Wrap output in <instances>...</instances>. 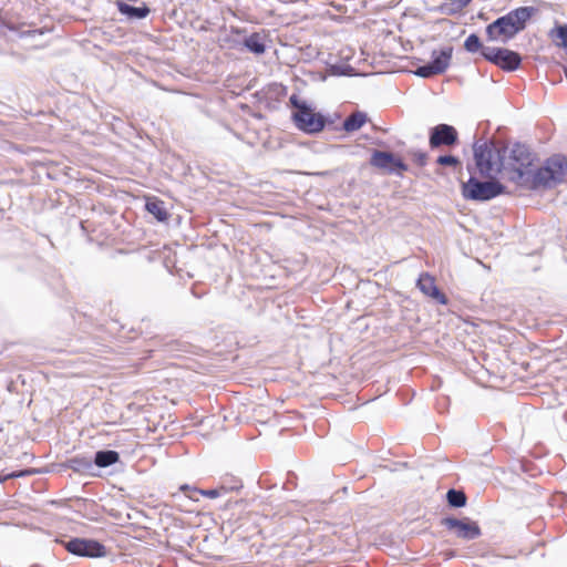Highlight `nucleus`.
Masks as SVG:
<instances>
[{
	"instance_id": "nucleus-2",
	"label": "nucleus",
	"mask_w": 567,
	"mask_h": 567,
	"mask_svg": "<svg viewBox=\"0 0 567 567\" xmlns=\"http://www.w3.org/2000/svg\"><path fill=\"white\" fill-rule=\"evenodd\" d=\"M535 12L534 7H519L509 11L486 27L487 38L491 41L501 39L506 43L526 28L527 21Z\"/></svg>"
},
{
	"instance_id": "nucleus-27",
	"label": "nucleus",
	"mask_w": 567,
	"mask_h": 567,
	"mask_svg": "<svg viewBox=\"0 0 567 567\" xmlns=\"http://www.w3.org/2000/svg\"><path fill=\"white\" fill-rule=\"evenodd\" d=\"M392 168H393V172H395V171H398V172H405V171H408L406 164H404L400 158H395V157H394V162H392Z\"/></svg>"
},
{
	"instance_id": "nucleus-10",
	"label": "nucleus",
	"mask_w": 567,
	"mask_h": 567,
	"mask_svg": "<svg viewBox=\"0 0 567 567\" xmlns=\"http://www.w3.org/2000/svg\"><path fill=\"white\" fill-rule=\"evenodd\" d=\"M457 141L456 130L447 124H439L431 130L430 146L432 148L442 145H453Z\"/></svg>"
},
{
	"instance_id": "nucleus-5",
	"label": "nucleus",
	"mask_w": 567,
	"mask_h": 567,
	"mask_svg": "<svg viewBox=\"0 0 567 567\" xmlns=\"http://www.w3.org/2000/svg\"><path fill=\"white\" fill-rule=\"evenodd\" d=\"M482 55L504 71H515L522 63L520 55L512 50L487 47L482 49Z\"/></svg>"
},
{
	"instance_id": "nucleus-24",
	"label": "nucleus",
	"mask_w": 567,
	"mask_h": 567,
	"mask_svg": "<svg viewBox=\"0 0 567 567\" xmlns=\"http://www.w3.org/2000/svg\"><path fill=\"white\" fill-rule=\"evenodd\" d=\"M440 165L455 166L458 164V159L452 155H442L436 159Z\"/></svg>"
},
{
	"instance_id": "nucleus-26",
	"label": "nucleus",
	"mask_w": 567,
	"mask_h": 567,
	"mask_svg": "<svg viewBox=\"0 0 567 567\" xmlns=\"http://www.w3.org/2000/svg\"><path fill=\"white\" fill-rule=\"evenodd\" d=\"M289 102L295 109H297V111H301L302 106H308V104L305 101H301L296 94L290 96Z\"/></svg>"
},
{
	"instance_id": "nucleus-4",
	"label": "nucleus",
	"mask_w": 567,
	"mask_h": 567,
	"mask_svg": "<svg viewBox=\"0 0 567 567\" xmlns=\"http://www.w3.org/2000/svg\"><path fill=\"white\" fill-rule=\"evenodd\" d=\"M505 187L497 181H480L475 173L471 174L467 182L462 184V195L464 198L476 202H485L503 194Z\"/></svg>"
},
{
	"instance_id": "nucleus-7",
	"label": "nucleus",
	"mask_w": 567,
	"mask_h": 567,
	"mask_svg": "<svg viewBox=\"0 0 567 567\" xmlns=\"http://www.w3.org/2000/svg\"><path fill=\"white\" fill-rule=\"evenodd\" d=\"M64 547L69 553L82 557L95 558L106 555L104 545L94 539L72 538L64 543Z\"/></svg>"
},
{
	"instance_id": "nucleus-1",
	"label": "nucleus",
	"mask_w": 567,
	"mask_h": 567,
	"mask_svg": "<svg viewBox=\"0 0 567 567\" xmlns=\"http://www.w3.org/2000/svg\"><path fill=\"white\" fill-rule=\"evenodd\" d=\"M535 155L520 143L513 145L504 158V172L508 179L526 189L553 188L561 183L567 174V158L555 155L537 171L532 168Z\"/></svg>"
},
{
	"instance_id": "nucleus-20",
	"label": "nucleus",
	"mask_w": 567,
	"mask_h": 567,
	"mask_svg": "<svg viewBox=\"0 0 567 567\" xmlns=\"http://www.w3.org/2000/svg\"><path fill=\"white\" fill-rule=\"evenodd\" d=\"M70 467L75 472L86 473L92 470V462L86 457H73L70 460Z\"/></svg>"
},
{
	"instance_id": "nucleus-9",
	"label": "nucleus",
	"mask_w": 567,
	"mask_h": 567,
	"mask_svg": "<svg viewBox=\"0 0 567 567\" xmlns=\"http://www.w3.org/2000/svg\"><path fill=\"white\" fill-rule=\"evenodd\" d=\"M296 126L306 133H318L324 127L321 114L315 113L309 106H302L301 111L293 113Z\"/></svg>"
},
{
	"instance_id": "nucleus-12",
	"label": "nucleus",
	"mask_w": 567,
	"mask_h": 567,
	"mask_svg": "<svg viewBox=\"0 0 567 567\" xmlns=\"http://www.w3.org/2000/svg\"><path fill=\"white\" fill-rule=\"evenodd\" d=\"M118 11L130 19H144L148 16L150 9L144 4L142 7H134L130 3L118 1Z\"/></svg>"
},
{
	"instance_id": "nucleus-3",
	"label": "nucleus",
	"mask_w": 567,
	"mask_h": 567,
	"mask_svg": "<svg viewBox=\"0 0 567 567\" xmlns=\"http://www.w3.org/2000/svg\"><path fill=\"white\" fill-rule=\"evenodd\" d=\"M475 169L468 167L470 173H475L482 178L494 179L504 171V156L494 144L475 143L473 146Z\"/></svg>"
},
{
	"instance_id": "nucleus-8",
	"label": "nucleus",
	"mask_w": 567,
	"mask_h": 567,
	"mask_svg": "<svg viewBox=\"0 0 567 567\" xmlns=\"http://www.w3.org/2000/svg\"><path fill=\"white\" fill-rule=\"evenodd\" d=\"M442 525L451 530L456 537L472 540L481 535V528L477 523L465 519H457L453 517H446L442 519Z\"/></svg>"
},
{
	"instance_id": "nucleus-28",
	"label": "nucleus",
	"mask_w": 567,
	"mask_h": 567,
	"mask_svg": "<svg viewBox=\"0 0 567 567\" xmlns=\"http://www.w3.org/2000/svg\"><path fill=\"white\" fill-rule=\"evenodd\" d=\"M23 474H24L23 472H21V473H10V474H7V475H4V476L0 477V483H1V482L7 481V480H9V478H13V477L22 476Z\"/></svg>"
},
{
	"instance_id": "nucleus-21",
	"label": "nucleus",
	"mask_w": 567,
	"mask_h": 567,
	"mask_svg": "<svg viewBox=\"0 0 567 567\" xmlns=\"http://www.w3.org/2000/svg\"><path fill=\"white\" fill-rule=\"evenodd\" d=\"M472 0H449L442 9L447 14H454L462 11Z\"/></svg>"
},
{
	"instance_id": "nucleus-14",
	"label": "nucleus",
	"mask_w": 567,
	"mask_h": 567,
	"mask_svg": "<svg viewBox=\"0 0 567 567\" xmlns=\"http://www.w3.org/2000/svg\"><path fill=\"white\" fill-rule=\"evenodd\" d=\"M367 114L363 112H354L343 122V130L346 132H354L360 130L367 122Z\"/></svg>"
},
{
	"instance_id": "nucleus-15",
	"label": "nucleus",
	"mask_w": 567,
	"mask_h": 567,
	"mask_svg": "<svg viewBox=\"0 0 567 567\" xmlns=\"http://www.w3.org/2000/svg\"><path fill=\"white\" fill-rule=\"evenodd\" d=\"M239 488H241V484L231 485L229 487L226 485H220L219 487L210 488V489H199V488L194 487L193 492L199 493L200 495L208 497V498H217V497H220V496L227 494L230 491H237Z\"/></svg>"
},
{
	"instance_id": "nucleus-22",
	"label": "nucleus",
	"mask_w": 567,
	"mask_h": 567,
	"mask_svg": "<svg viewBox=\"0 0 567 567\" xmlns=\"http://www.w3.org/2000/svg\"><path fill=\"white\" fill-rule=\"evenodd\" d=\"M447 502L453 507H463L466 504V496L462 491L450 489L446 494Z\"/></svg>"
},
{
	"instance_id": "nucleus-13",
	"label": "nucleus",
	"mask_w": 567,
	"mask_h": 567,
	"mask_svg": "<svg viewBox=\"0 0 567 567\" xmlns=\"http://www.w3.org/2000/svg\"><path fill=\"white\" fill-rule=\"evenodd\" d=\"M392 162H394L393 154L382 151H374L370 159L372 166L386 169L389 173H393Z\"/></svg>"
},
{
	"instance_id": "nucleus-11",
	"label": "nucleus",
	"mask_w": 567,
	"mask_h": 567,
	"mask_svg": "<svg viewBox=\"0 0 567 567\" xmlns=\"http://www.w3.org/2000/svg\"><path fill=\"white\" fill-rule=\"evenodd\" d=\"M419 289L427 297L436 300L441 305H445L447 299L444 293H442L435 285V280L429 274H422L417 279Z\"/></svg>"
},
{
	"instance_id": "nucleus-29",
	"label": "nucleus",
	"mask_w": 567,
	"mask_h": 567,
	"mask_svg": "<svg viewBox=\"0 0 567 567\" xmlns=\"http://www.w3.org/2000/svg\"><path fill=\"white\" fill-rule=\"evenodd\" d=\"M43 31L38 29V30H30V31H27V32H23L21 33V37H24V35H34V34H42Z\"/></svg>"
},
{
	"instance_id": "nucleus-6",
	"label": "nucleus",
	"mask_w": 567,
	"mask_h": 567,
	"mask_svg": "<svg viewBox=\"0 0 567 567\" xmlns=\"http://www.w3.org/2000/svg\"><path fill=\"white\" fill-rule=\"evenodd\" d=\"M453 48L445 47L440 52L433 51V61L429 64L419 66L413 73L420 78H431L442 74L446 71L452 59Z\"/></svg>"
},
{
	"instance_id": "nucleus-18",
	"label": "nucleus",
	"mask_w": 567,
	"mask_h": 567,
	"mask_svg": "<svg viewBox=\"0 0 567 567\" xmlns=\"http://www.w3.org/2000/svg\"><path fill=\"white\" fill-rule=\"evenodd\" d=\"M146 209L152 214L158 221H165L168 218V213L164 207V203L161 200H153L146 203Z\"/></svg>"
},
{
	"instance_id": "nucleus-16",
	"label": "nucleus",
	"mask_w": 567,
	"mask_h": 567,
	"mask_svg": "<svg viewBox=\"0 0 567 567\" xmlns=\"http://www.w3.org/2000/svg\"><path fill=\"white\" fill-rule=\"evenodd\" d=\"M120 460V455L115 451H99L95 454L94 463L99 467H107L115 464Z\"/></svg>"
},
{
	"instance_id": "nucleus-17",
	"label": "nucleus",
	"mask_w": 567,
	"mask_h": 567,
	"mask_svg": "<svg viewBox=\"0 0 567 567\" xmlns=\"http://www.w3.org/2000/svg\"><path fill=\"white\" fill-rule=\"evenodd\" d=\"M244 47L255 53L262 54L266 51V45L264 43V39L258 33H252L244 40Z\"/></svg>"
},
{
	"instance_id": "nucleus-19",
	"label": "nucleus",
	"mask_w": 567,
	"mask_h": 567,
	"mask_svg": "<svg viewBox=\"0 0 567 567\" xmlns=\"http://www.w3.org/2000/svg\"><path fill=\"white\" fill-rule=\"evenodd\" d=\"M550 38L557 47L567 49V25H558L550 31Z\"/></svg>"
},
{
	"instance_id": "nucleus-25",
	"label": "nucleus",
	"mask_w": 567,
	"mask_h": 567,
	"mask_svg": "<svg viewBox=\"0 0 567 567\" xmlns=\"http://www.w3.org/2000/svg\"><path fill=\"white\" fill-rule=\"evenodd\" d=\"M411 155L414 162L420 166H425L427 162V154L422 151H413Z\"/></svg>"
},
{
	"instance_id": "nucleus-30",
	"label": "nucleus",
	"mask_w": 567,
	"mask_h": 567,
	"mask_svg": "<svg viewBox=\"0 0 567 567\" xmlns=\"http://www.w3.org/2000/svg\"><path fill=\"white\" fill-rule=\"evenodd\" d=\"M193 488H194V487H190V486H188V485H186V484L181 486V491H182V492L193 491Z\"/></svg>"
},
{
	"instance_id": "nucleus-23",
	"label": "nucleus",
	"mask_w": 567,
	"mask_h": 567,
	"mask_svg": "<svg viewBox=\"0 0 567 567\" xmlns=\"http://www.w3.org/2000/svg\"><path fill=\"white\" fill-rule=\"evenodd\" d=\"M464 48L466 51L474 53L480 50L482 51L484 47L482 45L480 38L476 34L472 33L466 38L464 42Z\"/></svg>"
}]
</instances>
